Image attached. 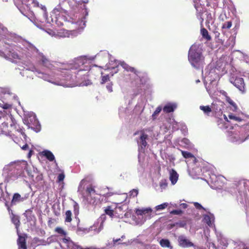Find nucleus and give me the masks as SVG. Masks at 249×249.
Masks as SVG:
<instances>
[{
	"label": "nucleus",
	"mask_w": 249,
	"mask_h": 249,
	"mask_svg": "<svg viewBox=\"0 0 249 249\" xmlns=\"http://www.w3.org/2000/svg\"><path fill=\"white\" fill-rule=\"evenodd\" d=\"M9 214L12 222L15 225L16 228L17 229V231H18L20 225L19 216L14 214L13 211H11V212L9 213Z\"/></svg>",
	"instance_id": "nucleus-13"
},
{
	"label": "nucleus",
	"mask_w": 249,
	"mask_h": 249,
	"mask_svg": "<svg viewBox=\"0 0 249 249\" xmlns=\"http://www.w3.org/2000/svg\"><path fill=\"white\" fill-rule=\"evenodd\" d=\"M40 61L43 66L48 69H53L54 67L61 71H66L65 73H66L67 75L65 80H70L71 78L70 71H75L73 72L76 73V71L79 72L86 70L84 65L87 62V60L82 57H80L75 58L72 63L62 64L60 62H54V64H53L48 58L42 55L41 56ZM62 72H64V71Z\"/></svg>",
	"instance_id": "nucleus-1"
},
{
	"label": "nucleus",
	"mask_w": 249,
	"mask_h": 249,
	"mask_svg": "<svg viewBox=\"0 0 249 249\" xmlns=\"http://www.w3.org/2000/svg\"><path fill=\"white\" fill-rule=\"evenodd\" d=\"M160 244L163 248H168L169 249H173L170 241L167 239H162L160 241Z\"/></svg>",
	"instance_id": "nucleus-20"
},
{
	"label": "nucleus",
	"mask_w": 249,
	"mask_h": 249,
	"mask_svg": "<svg viewBox=\"0 0 249 249\" xmlns=\"http://www.w3.org/2000/svg\"><path fill=\"white\" fill-rule=\"evenodd\" d=\"M5 205L7 207V209L9 213H11V211H12V210H11V209L10 208L9 205H8L7 201H6L5 202Z\"/></svg>",
	"instance_id": "nucleus-47"
},
{
	"label": "nucleus",
	"mask_w": 249,
	"mask_h": 249,
	"mask_svg": "<svg viewBox=\"0 0 249 249\" xmlns=\"http://www.w3.org/2000/svg\"><path fill=\"white\" fill-rule=\"evenodd\" d=\"M0 134H4L12 137L15 136V134L12 133V131L9 130L8 123L5 122L0 124Z\"/></svg>",
	"instance_id": "nucleus-10"
},
{
	"label": "nucleus",
	"mask_w": 249,
	"mask_h": 249,
	"mask_svg": "<svg viewBox=\"0 0 249 249\" xmlns=\"http://www.w3.org/2000/svg\"><path fill=\"white\" fill-rule=\"evenodd\" d=\"M112 195H113V193H107L106 194V195L107 197H109V196H111Z\"/></svg>",
	"instance_id": "nucleus-53"
},
{
	"label": "nucleus",
	"mask_w": 249,
	"mask_h": 249,
	"mask_svg": "<svg viewBox=\"0 0 249 249\" xmlns=\"http://www.w3.org/2000/svg\"><path fill=\"white\" fill-rule=\"evenodd\" d=\"M215 37L216 38H218L220 35V33L218 32H216L215 33Z\"/></svg>",
	"instance_id": "nucleus-52"
},
{
	"label": "nucleus",
	"mask_w": 249,
	"mask_h": 249,
	"mask_svg": "<svg viewBox=\"0 0 249 249\" xmlns=\"http://www.w3.org/2000/svg\"><path fill=\"white\" fill-rule=\"evenodd\" d=\"M161 110H155V112L152 114V117L153 120L155 119V116L158 115Z\"/></svg>",
	"instance_id": "nucleus-43"
},
{
	"label": "nucleus",
	"mask_w": 249,
	"mask_h": 249,
	"mask_svg": "<svg viewBox=\"0 0 249 249\" xmlns=\"http://www.w3.org/2000/svg\"><path fill=\"white\" fill-rule=\"evenodd\" d=\"M232 26V22L231 21H228L225 22L222 26V29H230Z\"/></svg>",
	"instance_id": "nucleus-32"
},
{
	"label": "nucleus",
	"mask_w": 249,
	"mask_h": 249,
	"mask_svg": "<svg viewBox=\"0 0 249 249\" xmlns=\"http://www.w3.org/2000/svg\"><path fill=\"white\" fill-rule=\"evenodd\" d=\"M21 148L23 150H26L28 149L29 146L27 144H25Z\"/></svg>",
	"instance_id": "nucleus-48"
},
{
	"label": "nucleus",
	"mask_w": 249,
	"mask_h": 249,
	"mask_svg": "<svg viewBox=\"0 0 249 249\" xmlns=\"http://www.w3.org/2000/svg\"><path fill=\"white\" fill-rule=\"evenodd\" d=\"M170 213L173 214L178 215V214H180L181 213H182V211L180 210H174L170 212Z\"/></svg>",
	"instance_id": "nucleus-37"
},
{
	"label": "nucleus",
	"mask_w": 249,
	"mask_h": 249,
	"mask_svg": "<svg viewBox=\"0 0 249 249\" xmlns=\"http://www.w3.org/2000/svg\"><path fill=\"white\" fill-rule=\"evenodd\" d=\"M191 158H192L193 159V162L194 163H196V162H197V160L196 158L194 156V157H192Z\"/></svg>",
	"instance_id": "nucleus-51"
},
{
	"label": "nucleus",
	"mask_w": 249,
	"mask_h": 249,
	"mask_svg": "<svg viewBox=\"0 0 249 249\" xmlns=\"http://www.w3.org/2000/svg\"><path fill=\"white\" fill-rule=\"evenodd\" d=\"M168 205V203L165 202L155 207L157 211L162 210L165 209Z\"/></svg>",
	"instance_id": "nucleus-30"
},
{
	"label": "nucleus",
	"mask_w": 249,
	"mask_h": 249,
	"mask_svg": "<svg viewBox=\"0 0 249 249\" xmlns=\"http://www.w3.org/2000/svg\"><path fill=\"white\" fill-rule=\"evenodd\" d=\"M65 175L63 174H59L57 179L58 182H61L63 181L64 179Z\"/></svg>",
	"instance_id": "nucleus-41"
},
{
	"label": "nucleus",
	"mask_w": 249,
	"mask_h": 249,
	"mask_svg": "<svg viewBox=\"0 0 249 249\" xmlns=\"http://www.w3.org/2000/svg\"><path fill=\"white\" fill-rule=\"evenodd\" d=\"M107 89L110 92L113 91L112 90V84H109L106 86Z\"/></svg>",
	"instance_id": "nucleus-45"
},
{
	"label": "nucleus",
	"mask_w": 249,
	"mask_h": 249,
	"mask_svg": "<svg viewBox=\"0 0 249 249\" xmlns=\"http://www.w3.org/2000/svg\"><path fill=\"white\" fill-rule=\"evenodd\" d=\"M229 117L231 119H233V120H234L235 121H237L238 122H240L242 120L240 117L236 116H235V115H234L233 114H229Z\"/></svg>",
	"instance_id": "nucleus-35"
},
{
	"label": "nucleus",
	"mask_w": 249,
	"mask_h": 249,
	"mask_svg": "<svg viewBox=\"0 0 249 249\" xmlns=\"http://www.w3.org/2000/svg\"><path fill=\"white\" fill-rule=\"evenodd\" d=\"M249 249V248H248V247H245V248H244V249Z\"/></svg>",
	"instance_id": "nucleus-61"
},
{
	"label": "nucleus",
	"mask_w": 249,
	"mask_h": 249,
	"mask_svg": "<svg viewBox=\"0 0 249 249\" xmlns=\"http://www.w3.org/2000/svg\"><path fill=\"white\" fill-rule=\"evenodd\" d=\"M170 180L173 185L175 184L178 178V175L177 172L173 169L170 171Z\"/></svg>",
	"instance_id": "nucleus-14"
},
{
	"label": "nucleus",
	"mask_w": 249,
	"mask_h": 249,
	"mask_svg": "<svg viewBox=\"0 0 249 249\" xmlns=\"http://www.w3.org/2000/svg\"><path fill=\"white\" fill-rule=\"evenodd\" d=\"M87 231H88L87 229H85V228H81V227H77V231L85 232Z\"/></svg>",
	"instance_id": "nucleus-46"
},
{
	"label": "nucleus",
	"mask_w": 249,
	"mask_h": 249,
	"mask_svg": "<svg viewBox=\"0 0 249 249\" xmlns=\"http://www.w3.org/2000/svg\"><path fill=\"white\" fill-rule=\"evenodd\" d=\"M200 82V81L199 80L196 81V82Z\"/></svg>",
	"instance_id": "nucleus-64"
},
{
	"label": "nucleus",
	"mask_w": 249,
	"mask_h": 249,
	"mask_svg": "<svg viewBox=\"0 0 249 249\" xmlns=\"http://www.w3.org/2000/svg\"><path fill=\"white\" fill-rule=\"evenodd\" d=\"M223 104H224L223 102L218 100V101H215V103H213V105L214 106V107H213V108H214V109H217V107H215V105L217 106V105H221L222 106Z\"/></svg>",
	"instance_id": "nucleus-38"
},
{
	"label": "nucleus",
	"mask_w": 249,
	"mask_h": 249,
	"mask_svg": "<svg viewBox=\"0 0 249 249\" xmlns=\"http://www.w3.org/2000/svg\"><path fill=\"white\" fill-rule=\"evenodd\" d=\"M11 120L12 121V124H10V127L12 129V130H11L12 133L16 135V132H17L20 135L23 136H25L26 135L24 132L23 129L16 123V121L13 116H11Z\"/></svg>",
	"instance_id": "nucleus-8"
},
{
	"label": "nucleus",
	"mask_w": 249,
	"mask_h": 249,
	"mask_svg": "<svg viewBox=\"0 0 249 249\" xmlns=\"http://www.w3.org/2000/svg\"><path fill=\"white\" fill-rule=\"evenodd\" d=\"M17 113L19 114H22L23 123L29 126L31 125H36L38 123L36 114L32 111L18 110Z\"/></svg>",
	"instance_id": "nucleus-3"
},
{
	"label": "nucleus",
	"mask_w": 249,
	"mask_h": 249,
	"mask_svg": "<svg viewBox=\"0 0 249 249\" xmlns=\"http://www.w3.org/2000/svg\"><path fill=\"white\" fill-rule=\"evenodd\" d=\"M180 151L181 152L182 155L185 159H188L194 157V155L189 152L183 151L182 150H180Z\"/></svg>",
	"instance_id": "nucleus-27"
},
{
	"label": "nucleus",
	"mask_w": 249,
	"mask_h": 249,
	"mask_svg": "<svg viewBox=\"0 0 249 249\" xmlns=\"http://www.w3.org/2000/svg\"><path fill=\"white\" fill-rule=\"evenodd\" d=\"M86 193L87 199L90 196L92 195L95 194V190L92 185L88 186L86 190Z\"/></svg>",
	"instance_id": "nucleus-25"
},
{
	"label": "nucleus",
	"mask_w": 249,
	"mask_h": 249,
	"mask_svg": "<svg viewBox=\"0 0 249 249\" xmlns=\"http://www.w3.org/2000/svg\"><path fill=\"white\" fill-rule=\"evenodd\" d=\"M200 109H211V108H210V107L209 106H206V107L200 106Z\"/></svg>",
	"instance_id": "nucleus-50"
},
{
	"label": "nucleus",
	"mask_w": 249,
	"mask_h": 249,
	"mask_svg": "<svg viewBox=\"0 0 249 249\" xmlns=\"http://www.w3.org/2000/svg\"><path fill=\"white\" fill-rule=\"evenodd\" d=\"M28 44H29V47H30L31 48L33 49V48H35V47L33 44H31V43H29V42H28Z\"/></svg>",
	"instance_id": "nucleus-55"
},
{
	"label": "nucleus",
	"mask_w": 249,
	"mask_h": 249,
	"mask_svg": "<svg viewBox=\"0 0 249 249\" xmlns=\"http://www.w3.org/2000/svg\"><path fill=\"white\" fill-rule=\"evenodd\" d=\"M2 25L1 23H0V28L2 27Z\"/></svg>",
	"instance_id": "nucleus-62"
},
{
	"label": "nucleus",
	"mask_w": 249,
	"mask_h": 249,
	"mask_svg": "<svg viewBox=\"0 0 249 249\" xmlns=\"http://www.w3.org/2000/svg\"><path fill=\"white\" fill-rule=\"evenodd\" d=\"M10 166L17 169V171L15 175V178H18L19 176H21L23 172L22 169L21 167L20 164L19 162H14L13 163H11Z\"/></svg>",
	"instance_id": "nucleus-15"
},
{
	"label": "nucleus",
	"mask_w": 249,
	"mask_h": 249,
	"mask_svg": "<svg viewBox=\"0 0 249 249\" xmlns=\"http://www.w3.org/2000/svg\"><path fill=\"white\" fill-rule=\"evenodd\" d=\"M5 51L7 53L8 58L11 57L15 59H20L19 55L14 50L12 46H9V47H6Z\"/></svg>",
	"instance_id": "nucleus-12"
},
{
	"label": "nucleus",
	"mask_w": 249,
	"mask_h": 249,
	"mask_svg": "<svg viewBox=\"0 0 249 249\" xmlns=\"http://www.w3.org/2000/svg\"><path fill=\"white\" fill-rule=\"evenodd\" d=\"M223 95L225 96L226 102L229 104L230 107L233 108V109H237L236 104L227 95V93L225 91L223 93Z\"/></svg>",
	"instance_id": "nucleus-16"
},
{
	"label": "nucleus",
	"mask_w": 249,
	"mask_h": 249,
	"mask_svg": "<svg viewBox=\"0 0 249 249\" xmlns=\"http://www.w3.org/2000/svg\"><path fill=\"white\" fill-rule=\"evenodd\" d=\"M41 155L45 157L50 161L54 160V156L50 151L47 150H44L41 152Z\"/></svg>",
	"instance_id": "nucleus-19"
},
{
	"label": "nucleus",
	"mask_w": 249,
	"mask_h": 249,
	"mask_svg": "<svg viewBox=\"0 0 249 249\" xmlns=\"http://www.w3.org/2000/svg\"><path fill=\"white\" fill-rule=\"evenodd\" d=\"M18 244L19 248L22 249H27L26 243V240L24 237L19 235L18 240Z\"/></svg>",
	"instance_id": "nucleus-18"
},
{
	"label": "nucleus",
	"mask_w": 249,
	"mask_h": 249,
	"mask_svg": "<svg viewBox=\"0 0 249 249\" xmlns=\"http://www.w3.org/2000/svg\"><path fill=\"white\" fill-rule=\"evenodd\" d=\"M139 133H140V131H137L134 133V135H138Z\"/></svg>",
	"instance_id": "nucleus-58"
},
{
	"label": "nucleus",
	"mask_w": 249,
	"mask_h": 249,
	"mask_svg": "<svg viewBox=\"0 0 249 249\" xmlns=\"http://www.w3.org/2000/svg\"><path fill=\"white\" fill-rule=\"evenodd\" d=\"M120 65L126 71L133 72L137 76H139V77L140 78L141 81H142V78H141L140 76H139V74H140L141 72L137 70L134 67L129 66L128 64H127L124 62H121L120 63Z\"/></svg>",
	"instance_id": "nucleus-11"
},
{
	"label": "nucleus",
	"mask_w": 249,
	"mask_h": 249,
	"mask_svg": "<svg viewBox=\"0 0 249 249\" xmlns=\"http://www.w3.org/2000/svg\"><path fill=\"white\" fill-rule=\"evenodd\" d=\"M55 231H56L57 233H58L60 234H62V235L65 234V232L64 231L62 228H61L60 227H57L55 229Z\"/></svg>",
	"instance_id": "nucleus-36"
},
{
	"label": "nucleus",
	"mask_w": 249,
	"mask_h": 249,
	"mask_svg": "<svg viewBox=\"0 0 249 249\" xmlns=\"http://www.w3.org/2000/svg\"><path fill=\"white\" fill-rule=\"evenodd\" d=\"M105 214H103L101 215V218H105L106 214L108 215L111 218H113L114 216V210L112 209L111 206H108L104 210Z\"/></svg>",
	"instance_id": "nucleus-17"
},
{
	"label": "nucleus",
	"mask_w": 249,
	"mask_h": 249,
	"mask_svg": "<svg viewBox=\"0 0 249 249\" xmlns=\"http://www.w3.org/2000/svg\"><path fill=\"white\" fill-rule=\"evenodd\" d=\"M178 107V105L175 103H168L163 107L159 106L156 109H176Z\"/></svg>",
	"instance_id": "nucleus-22"
},
{
	"label": "nucleus",
	"mask_w": 249,
	"mask_h": 249,
	"mask_svg": "<svg viewBox=\"0 0 249 249\" xmlns=\"http://www.w3.org/2000/svg\"><path fill=\"white\" fill-rule=\"evenodd\" d=\"M194 247V249H203L202 248H201L200 247H196L195 245Z\"/></svg>",
	"instance_id": "nucleus-57"
},
{
	"label": "nucleus",
	"mask_w": 249,
	"mask_h": 249,
	"mask_svg": "<svg viewBox=\"0 0 249 249\" xmlns=\"http://www.w3.org/2000/svg\"><path fill=\"white\" fill-rule=\"evenodd\" d=\"M11 116H12V115L11 114L10 110H0V119L2 118L7 119L8 117L11 119Z\"/></svg>",
	"instance_id": "nucleus-24"
},
{
	"label": "nucleus",
	"mask_w": 249,
	"mask_h": 249,
	"mask_svg": "<svg viewBox=\"0 0 249 249\" xmlns=\"http://www.w3.org/2000/svg\"><path fill=\"white\" fill-rule=\"evenodd\" d=\"M204 219L206 223L209 225L210 226L212 224L211 222V218L208 215H205L204 217Z\"/></svg>",
	"instance_id": "nucleus-34"
},
{
	"label": "nucleus",
	"mask_w": 249,
	"mask_h": 249,
	"mask_svg": "<svg viewBox=\"0 0 249 249\" xmlns=\"http://www.w3.org/2000/svg\"><path fill=\"white\" fill-rule=\"evenodd\" d=\"M139 193V191L138 189H132L131 191L129 192V195L130 197H136L137 196Z\"/></svg>",
	"instance_id": "nucleus-31"
},
{
	"label": "nucleus",
	"mask_w": 249,
	"mask_h": 249,
	"mask_svg": "<svg viewBox=\"0 0 249 249\" xmlns=\"http://www.w3.org/2000/svg\"><path fill=\"white\" fill-rule=\"evenodd\" d=\"M200 32L202 37L206 39L207 41H210L212 39L211 36L209 34L208 31L205 28H202Z\"/></svg>",
	"instance_id": "nucleus-23"
},
{
	"label": "nucleus",
	"mask_w": 249,
	"mask_h": 249,
	"mask_svg": "<svg viewBox=\"0 0 249 249\" xmlns=\"http://www.w3.org/2000/svg\"><path fill=\"white\" fill-rule=\"evenodd\" d=\"M200 0H193L194 3V7L196 9V16L197 18L200 20L201 26H202V23L204 21L203 18V14L204 12L203 8L201 6V4H200Z\"/></svg>",
	"instance_id": "nucleus-5"
},
{
	"label": "nucleus",
	"mask_w": 249,
	"mask_h": 249,
	"mask_svg": "<svg viewBox=\"0 0 249 249\" xmlns=\"http://www.w3.org/2000/svg\"><path fill=\"white\" fill-rule=\"evenodd\" d=\"M152 212L151 208H145V209H137L136 210L135 213L137 215H142L146 213H150Z\"/></svg>",
	"instance_id": "nucleus-21"
},
{
	"label": "nucleus",
	"mask_w": 249,
	"mask_h": 249,
	"mask_svg": "<svg viewBox=\"0 0 249 249\" xmlns=\"http://www.w3.org/2000/svg\"><path fill=\"white\" fill-rule=\"evenodd\" d=\"M0 107L2 109H10L12 108V106L11 104L4 103L3 101L0 100Z\"/></svg>",
	"instance_id": "nucleus-28"
},
{
	"label": "nucleus",
	"mask_w": 249,
	"mask_h": 249,
	"mask_svg": "<svg viewBox=\"0 0 249 249\" xmlns=\"http://www.w3.org/2000/svg\"><path fill=\"white\" fill-rule=\"evenodd\" d=\"M109 81V75L107 74L106 75L102 76V80L101 82V84H105L106 82Z\"/></svg>",
	"instance_id": "nucleus-33"
},
{
	"label": "nucleus",
	"mask_w": 249,
	"mask_h": 249,
	"mask_svg": "<svg viewBox=\"0 0 249 249\" xmlns=\"http://www.w3.org/2000/svg\"><path fill=\"white\" fill-rule=\"evenodd\" d=\"M206 15H207L206 21H207L209 23L213 19L212 14H211V13H209L208 12H207Z\"/></svg>",
	"instance_id": "nucleus-39"
},
{
	"label": "nucleus",
	"mask_w": 249,
	"mask_h": 249,
	"mask_svg": "<svg viewBox=\"0 0 249 249\" xmlns=\"http://www.w3.org/2000/svg\"><path fill=\"white\" fill-rule=\"evenodd\" d=\"M181 205H182L183 208H186L188 206V205L186 203H182Z\"/></svg>",
	"instance_id": "nucleus-56"
},
{
	"label": "nucleus",
	"mask_w": 249,
	"mask_h": 249,
	"mask_svg": "<svg viewBox=\"0 0 249 249\" xmlns=\"http://www.w3.org/2000/svg\"><path fill=\"white\" fill-rule=\"evenodd\" d=\"M194 204L195 207L197 209H204V208L202 206V205L198 202H195Z\"/></svg>",
	"instance_id": "nucleus-40"
},
{
	"label": "nucleus",
	"mask_w": 249,
	"mask_h": 249,
	"mask_svg": "<svg viewBox=\"0 0 249 249\" xmlns=\"http://www.w3.org/2000/svg\"><path fill=\"white\" fill-rule=\"evenodd\" d=\"M140 134L141 135L139 140L137 141V143L142 149L144 150L148 144L146 141L148 140V136L144 132V130H141Z\"/></svg>",
	"instance_id": "nucleus-7"
},
{
	"label": "nucleus",
	"mask_w": 249,
	"mask_h": 249,
	"mask_svg": "<svg viewBox=\"0 0 249 249\" xmlns=\"http://www.w3.org/2000/svg\"><path fill=\"white\" fill-rule=\"evenodd\" d=\"M178 241L179 246L182 248H185L195 246V245L192 242L183 235L178 236Z\"/></svg>",
	"instance_id": "nucleus-9"
},
{
	"label": "nucleus",
	"mask_w": 249,
	"mask_h": 249,
	"mask_svg": "<svg viewBox=\"0 0 249 249\" xmlns=\"http://www.w3.org/2000/svg\"><path fill=\"white\" fill-rule=\"evenodd\" d=\"M188 60L191 65L196 69L202 68L204 64V57L199 47L196 45H192L188 53Z\"/></svg>",
	"instance_id": "nucleus-2"
},
{
	"label": "nucleus",
	"mask_w": 249,
	"mask_h": 249,
	"mask_svg": "<svg viewBox=\"0 0 249 249\" xmlns=\"http://www.w3.org/2000/svg\"><path fill=\"white\" fill-rule=\"evenodd\" d=\"M65 215H66V217H65V222H68V223L71 222V220H72V218H71L72 213H71V212L70 210L67 211L66 212V213H65Z\"/></svg>",
	"instance_id": "nucleus-26"
},
{
	"label": "nucleus",
	"mask_w": 249,
	"mask_h": 249,
	"mask_svg": "<svg viewBox=\"0 0 249 249\" xmlns=\"http://www.w3.org/2000/svg\"><path fill=\"white\" fill-rule=\"evenodd\" d=\"M230 81L242 92L245 91V84L243 78L233 74L230 78Z\"/></svg>",
	"instance_id": "nucleus-4"
},
{
	"label": "nucleus",
	"mask_w": 249,
	"mask_h": 249,
	"mask_svg": "<svg viewBox=\"0 0 249 249\" xmlns=\"http://www.w3.org/2000/svg\"><path fill=\"white\" fill-rule=\"evenodd\" d=\"M174 110H172V109H171V110H164V111H165L166 113H170V112H173Z\"/></svg>",
	"instance_id": "nucleus-54"
},
{
	"label": "nucleus",
	"mask_w": 249,
	"mask_h": 249,
	"mask_svg": "<svg viewBox=\"0 0 249 249\" xmlns=\"http://www.w3.org/2000/svg\"><path fill=\"white\" fill-rule=\"evenodd\" d=\"M29 197V193L25 194L23 196H21L18 193H14L11 201L10 205L11 206L16 205L17 204L27 199Z\"/></svg>",
	"instance_id": "nucleus-6"
},
{
	"label": "nucleus",
	"mask_w": 249,
	"mask_h": 249,
	"mask_svg": "<svg viewBox=\"0 0 249 249\" xmlns=\"http://www.w3.org/2000/svg\"><path fill=\"white\" fill-rule=\"evenodd\" d=\"M122 202H116V203L117 204H119V203H121Z\"/></svg>",
	"instance_id": "nucleus-63"
},
{
	"label": "nucleus",
	"mask_w": 249,
	"mask_h": 249,
	"mask_svg": "<svg viewBox=\"0 0 249 249\" xmlns=\"http://www.w3.org/2000/svg\"><path fill=\"white\" fill-rule=\"evenodd\" d=\"M53 12L55 14H57V13H63L65 12L64 9L62 7L61 5L59 3L57 5L53 10Z\"/></svg>",
	"instance_id": "nucleus-29"
},
{
	"label": "nucleus",
	"mask_w": 249,
	"mask_h": 249,
	"mask_svg": "<svg viewBox=\"0 0 249 249\" xmlns=\"http://www.w3.org/2000/svg\"><path fill=\"white\" fill-rule=\"evenodd\" d=\"M48 225H51V224L52 223V220H51V219H50V220L48 221Z\"/></svg>",
	"instance_id": "nucleus-59"
},
{
	"label": "nucleus",
	"mask_w": 249,
	"mask_h": 249,
	"mask_svg": "<svg viewBox=\"0 0 249 249\" xmlns=\"http://www.w3.org/2000/svg\"><path fill=\"white\" fill-rule=\"evenodd\" d=\"M58 35L62 37H68V33L67 32H65L64 31L63 32H59L58 33Z\"/></svg>",
	"instance_id": "nucleus-42"
},
{
	"label": "nucleus",
	"mask_w": 249,
	"mask_h": 249,
	"mask_svg": "<svg viewBox=\"0 0 249 249\" xmlns=\"http://www.w3.org/2000/svg\"><path fill=\"white\" fill-rule=\"evenodd\" d=\"M205 114L209 115L212 110H203Z\"/></svg>",
	"instance_id": "nucleus-49"
},
{
	"label": "nucleus",
	"mask_w": 249,
	"mask_h": 249,
	"mask_svg": "<svg viewBox=\"0 0 249 249\" xmlns=\"http://www.w3.org/2000/svg\"><path fill=\"white\" fill-rule=\"evenodd\" d=\"M119 240H120V239L118 240H113V241L114 242V243H115V242H117V241H118Z\"/></svg>",
	"instance_id": "nucleus-60"
},
{
	"label": "nucleus",
	"mask_w": 249,
	"mask_h": 249,
	"mask_svg": "<svg viewBox=\"0 0 249 249\" xmlns=\"http://www.w3.org/2000/svg\"><path fill=\"white\" fill-rule=\"evenodd\" d=\"M0 56L4 57L5 58H8L7 53L6 54L4 52L0 50Z\"/></svg>",
	"instance_id": "nucleus-44"
}]
</instances>
